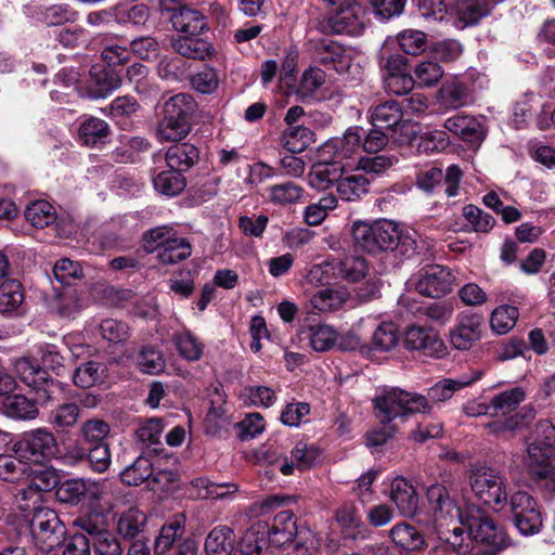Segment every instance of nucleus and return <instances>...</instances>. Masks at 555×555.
<instances>
[{
    "label": "nucleus",
    "mask_w": 555,
    "mask_h": 555,
    "mask_svg": "<svg viewBox=\"0 0 555 555\" xmlns=\"http://www.w3.org/2000/svg\"><path fill=\"white\" fill-rule=\"evenodd\" d=\"M196 109V102L188 93H178L168 99L163 106V118L157 127L162 140L177 142L191 131V118Z\"/></svg>",
    "instance_id": "1"
},
{
    "label": "nucleus",
    "mask_w": 555,
    "mask_h": 555,
    "mask_svg": "<svg viewBox=\"0 0 555 555\" xmlns=\"http://www.w3.org/2000/svg\"><path fill=\"white\" fill-rule=\"evenodd\" d=\"M354 245L367 253L395 250L399 240V225L390 220L374 223L354 221L351 229Z\"/></svg>",
    "instance_id": "2"
},
{
    "label": "nucleus",
    "mask_w": 555,
    "mask_h": 555,
    "mask_svg": "<svg viewBox=\"0 0 555 555\" xmlns=\"http://www.w3.org/2000/svg\"><path fill=\"white\" fill-rule=\"evenodd\" d=\"M377 417L380 423H392L399 416L411 413H428L430 405L425 396L408 392L399 388H392L374 399Z\"/></svg>",
    "instance_id": "3"
},
{
    "label": "nucleus",
    "mask_w": 555,
    "mask_h": 555,
    "mask_svg": "<svg viewBox=\"0 0 555 555\" xmlns=\"http://www.w3.org/2000/svg\"><path fill=\"white\" fill-rule=\"evenodd\" d=\"M468 479L472 491L483 504L500 508L506 502L505 480L496 469L486 465H473Z\"/></svg>",
    "instance_id": "4"
},
{
    "label": "nucleus",
    "mask_w": 555,
    "mask_h": 555,
    "mask_svg": "<svg viewBox=\"0 0 555 555\" xmlns=\"http://www.w3.org/2000/svg\"><path fill=\"white\" fill-rule=\"evenodd\" d=\"M28 521L33 541L42 553H50L64 542L66 528L53 508H40Z\"/></svg>",
    "instance_id": "5"
},
{
    "label": "nucleus",
    "mask_w": 555,
    "mask_h": 555,
    "mask_svg": "<svg viewBox=\"0 0 555 555\" xmlns=\"http://www.w3.org/2000/svg\"><path fill=\"white\" fill-rule=\"evenodd\" d=\"M468 530L478 553L483 555H496L511 545L505 529L488 516L472 517Z\"/></svg>",
    "instance_id": "6"
},
{
    "label": "nucleus",
    "mask_w": 555,
    "mask_h": 555,
    "mask_svg": "<svg viewBox=\"0 0 555 555\" xmlns=\"http://www.w3.org/2000/svg\"><path fill=\"white\" fill-rule=\"evenodd\" d=\"M184 531V520L181 517H175L165 524L155 539V553L159 555H197V542L192 538L183 539Z\"/></svg>",
    "instance_id": "7"
},
{
    "label": "nucleus",
    "mask_w": 555,
    "mask_h": 555,
    "mask_svg": "<svg viewBox=\"0 0 555 555\" xmlns=\"http://www.w3.org/2000/svg\"><path fill=\"white\" fill-rule=\"evenodd\" d=\"M57 449L54 435L47 428L29 430L14 444V450L21 457L36 463L55 456Z\"/></svg>",
    "instance_id": "8"
},
{
    "label": "nucleus",
    "mask_w": 555,
    "mask_h": 555,
    "mask_svg": "<svg viewBox=\"0 0 555 555\" xmlns=\"http://www.w3.org/2000/svg\"><path fill=\"white\" fill-rule=\"evenodd\" d=\"M511 512L515 527L524 535L538 533L542 527V513L537 500L528 492L518 491L511 498Z\"/></svg>",
    "instance_id": "9"
},
{
    "label": "nucleus",
    "mask_w": 555,
    "mask_h": 555,
    "mask_svg": "<svg viewBox=\"0 0 555 555\" xmlns=\"http://www.w3.org/2000/svg\"><path fill=\"white\" fill-rule=\"evenodd\" d=\"M463 171L457 165H451L446 173L438 167L422 169L416 177L417 186L427 194H434L442 190L448 197H454L459 194L460 182Z\"/></svg>",
    "instance_id": "10"
},
{
    "label": "nucleus",
    "mask_w": 555,
    "mask_h": 555,
    "mask_svg": "<svg viewBox=\"0 0 555 555\" xmlns=\"http://www.w3.org/2000/svg\"><path fill=\"white\" fill-rule=\"evenodd\" d=\"M528 470L551 463L555 459V426L544 420L539 421L534 429V440L527 447Z\"/></svg>",
    "instance_id": "11"
},
{
    "label": "nucleus",
    "mask_w": 555,
    "mask_h": 555,
    "mask_svg": "<svg viewBox=\"0 0 555 555\" xmlns=\"http://www.w3.org/2000/svg\"><path fill=\"white\" fill-rule=\"evenodd\" d=\"M403 344L406 349L418 351L429 358H442L447 352L443 340L431 327L417 325L408 327Z\"/></svg>",
    "instance_id": "12"
},
{
    "label": "nucleus",
    "mask_w": 555,
    "mask_h": 555,
    "mask_svg": "<svg viewBox=\"0 0 555 555\" xmlns=\"http://www.w3.org/2000/svg\"><path fill=\"white\" fill-rule=\"evenodd\" d=\"M454 282L455 278L449 268L434 264L422 271L415 289L424 296L439 298L452 291Z\"/></svg>",
    "instance_id": "13"
},
{
    "label": "nucleus",
    "mask_w": 555,
    "mask_h": 555,
    "mask_svg": "<svg viewBox=\"0 0 555 555\" xmlns=\"http://www.w3.org/2000/svg\"><path fill=\"white\" fill-rule=\"evenodd\" d=\"M327 25L333 34L358 36L365 27V10L357 1L346 8L334 11Z\"/></svg>",
    "instance_id": "14"
},
{
    "label": "nucleus",
    "mask_w": 555,
    "mask_h": 555,
    "mask_svg": "<svg viewBox=\"0 0 555 555\" xmlns=\"http://www.w3.org/2000/svg\"><path fill=\"white\" fill-rule=\"evenodd\" d=\"M482 318L478 314L459 317L450 332V343L457 350H469L482 336Z\"/></svg>",
    "instance_id": "15"
},
{
    "label": "nucleus",
    "mask_w": 555,
    "mask_h": 555,
    "mask_svg": "<svg viewBox=\"0 0 555 555\" xmlns=\"http://www.w3.org/2000/svg\"><path fill=\"white\" fill-rule=\"evenodd\" d=\"M389 537L396 547L405 555L424 552L427 546L425 534L406 522H399L389 530Z\"/></svg>",
    "instance_id": "16"
},
{
    "label": "nucleus",
    "mask_w": 555,
    "mask_h": 555,
    "mask_svg": "<svg viewBox=\"0 0 555 555\" xmlns=\"http://www.w3.org/2000/svg\"><path fill=\"white\" fill-rule=\"evenodd\" d=\"M426 496L436 519L453 518L460 515L456 502L446 485L439 482L431 485L427 489Z\"/></svg>",
    "instance_id": "17"
},
{
    "label": "nucleus",
    "mask_w": 555,
    "mask_h": 555,
    "mask_svg": "<svg viewBox=\"0 0 555 555\" xmlns=\"http://www.w3.org/2000/svg\"><path fill=\"white\" fill-rule=\"evenodd\" d=\"M266 538L269 542L278 547H281L292 542L297 534V525L295 515L292 511L285 509L276 514L273 518L272 525L267 524L263 529Z\"/></svg>",
    "instance_id": "18"
},
{
    "label": "nucleus",
    "mask_w": 555,
    "mask_h": 555,
    "mask_svg": "<svg viewBox=\"0 0 555 555\" xmlns=\"http://www.w3.org/2000/svg\"><path fill=\"white\" fill-rule=\"evenodd\" d=\"M444 128L472 146L480 145L485 138L482 125L469 116H452L444 121Z\"/></svg>",
    "instance_id": "19"
},
{
    "label": "nucleus",
    "mask_w": 555,
    "mask_h": 555,
    "mask_svg": "<svg viewBox=\"0 0 555 555\" xmlns=\"http://www.w3.org/2000/svg\"><path fill=\"white\" fill-rule=\"evenodd\" d=\"M345 173V164L339 160H324L312 166L309 172V184L317 190H327L337 185Z\"/></svg>",
    "instance_id": "20"
},
{
    "label": "nucleus",
    "mask_w": 555,
    "mask_h": 555,
    "mask_svg": "<svg viewBox=\"0 0 555 555\" xmlns=\"http://www.w3.org/2000/svg\"><path fill=\"white\" fill-rule=\"evenodd\" d=\"M170 22L177 31L191 36H198L207 29L206 18L203 13L189 7L172 9Z\"/></svg>",
    "instance_id": "21"
},
{
    "label": "nucleus",
    "mask_w": 555,
    "mask_h": 555,
    "mask_svg": "<svg viewBox=\"0 0 555 555\" xmlns=\"http://www.w3.org/2000/svg\"><path fill=\"white\" fill-rule=\"evenodd\" d=\"M362 130L359 128H349L341 138H335L328 141L323 153L333 154L335 160L343 163L351 158L362 145Z\"/></svg>",
    "instance_id": "22"
},
{
    "label": "nucleus",
    "mask_w": 555,
    "mask_h": 555,
    "mask_svg": "<svg viewBox=\"0 0 555 555\" xmlns=\"http://www.w3.org/2000/svg\"><path fill=\"white\" fill-rule=\"evenodd\" d=\"M438 544L444 553L453 552L455 555H474L472 538L465 533L461 526H454L450 530L437 529Z\"/></svg>",
    "instance_id": "23"
},
{
    "label": "nucleus",
    "mask_w": 555,
    "mask_h": 555,
    "mask_svg": "<svg viewBox=\"0 0 555 555\" xmlns=\"http://www.w3.org/2000/svg\"><path fill=\"white\" fill-rule=\"evenodd\" d=\"M266 528L264 521L254 524L242 537L234 555H270V542L263 531Z\"/></svg>",
    "instance_id": "24"
},
{
    "label": "nucleus",
    "mask_w": 555,
    "mask_h": 555,
    "mask_svg": "<svg viewBox=\"0 0 555 555\" xmlns=\"http://www.w3.org/2000/svg\"><path fill=\"white\" fill-rule=\"evenodd\" d=\"M390 499L405 517L413 516L417 511L418 495L414 487L402 477H397L392 480Z\"/></svg>",
    "instance_id": "25"
},
{
    "label": "nucleus",
    "mask_w": 555,
    "mask_h": 555,
    "mask_svg": "<svg viewBox=\"0 0 555 555\" xmlns=\"http://www.w3.org/2000/svg\"><path fill=\"white\" fill-rule=\"evenodd\" d=\"M165 159L169 168L184 172L198 162L199 151L191 143H176L168 147Z\"/></svg>",
    "instance_id": "26"
},
{
    "label": "nucleus",
    "mask_w": 555,
    "mask_h": 555,
    "mask_svg": "<svg viewBox=\"0 0 555 555\" xmlns=\"http://www.w3.org/2000/svg\"><path fill=\"white\" fill-rule=\"evenodd\" d=\"M320 455L318 448L307 444L306 442H298L291 452V462L284 460L280 466L283 475L288 476L294 473L295 468L305 470L314 465Z\"/></svg>",
    "instance_id": "27"
},
{
    "label": "nucleus",
    "mask_w": 555,
    "mask_h": 555,
    "mask_svg": "<svg viewBox=\"0 0 555 555\" xmlns=\"http://www.w3.org/2000/svg\"><path fill=\"white\" fill-rule=\"evenodd\" d=\"M336 520L341 529V532L350 539L363 538L365 525L362 520L361 514L353 502L344 503L336 511Z\"/></svg>",
    "instance_id": "28"
},
{
    "label": "nucleus",
    "mask_w": 555,
    "mask_h": 555,
    "mask_svg": "<svg viewBox=\"0 0 555 555\" xmlns=\"http://www.w3.org/2000/svg\"><path fill=\"white\" fill-rule=\"evenodd\" d=\"M171 46L175 52L192 60H205L214 53L211 43L197 36H179L172 40Z\"/></svg>",
    "instance_id": "29"
},
{
    "label": "nucleus",
    "mask_w": 555,
    "mask_h": 555,
    "mask_svg": "<svg viewBox=\"0 0 555 555\" xmlns=\"http://www.w3.org/2000/svg\"><path fill=\"white\" fill-rule=\"evenodd\" d=\"M349 299V293L344 287H325L319 289L310 297V305L319 312H333L339 310Z\"/></svg>",
    "instance_id": "30"
},
{
    "label": "nucleus",
    "mask_w": 555,
    "mask_h": 555,
    "mask_svg": "<svg viewBox=\"0 0 555 555\" xmlns=\"http://www.w3.org/2000/svg\"><path fill=\"white\" fill-rule=\"evenodd\" d=\"M492 9V0H459L455 5L457 18L463 26L478 24L491 13Z\"/></svg>",
    "instance_id": "31"
},
{
    "label": "nucleus",
    "mask_w": 555,
    "mask_h": 555,
    "mask_svg": "<svg viewBox=\"0 0 555 555\" xmlns=\"http://www.w3.org/2000/svg\"><path fill=\"white\" fill-rule=\"evenodd\" d=\"M370 116L374 127L385 129H396L403 119L401 106L395 100L371 107Z\"/></svg>",
    "instance_id": "32"
},
{
    "label": "nucleus",
    "mask_w": 555,
    "mask_h": 555,
    "mask_svg": "<svg viewBox=\"0 0 555 555\" xmlns=\"http://www.w3.org/2000/svg\"><path fill=\"white\" fill-rule=\"evenodd\" d=\"M370 181L361 173H344L336 185L338 196L346 202L361 199L369 193Z\"/></svg>",
    "instance_id": "33"
},
{
    "label": "nucleus",
    "mask_w": 555,
    "mask_h": 555,
    "mask_svg": "<svg viewBox=\"0 0 555 555\" xmlns=\"http://www.w3.org/2000/svg\"><path fill=\"white\" fill-rule=\"evenodd\" d=\"M300 337L307 339L314 351L324 352L336 344L337 333L331 325L319 324L302 328Z\"/></svg>",
    "instance_id": "34"
},
{
    "label": "nucleus",
    "mask_w": 555,
    "mask_h": 555,
    "mask_svg": "<svg viewBox=\"0 0 555 555\" xmlns=\"http://www.w3.org/2000/svg\"><path fill=\"white\" fill-rule=\"evenodd\" d=\"M163 424L159 418L142 423L135 431V441L141 449L158 453L162 446Z\"/></svg>",
    "instance_id": "35"
},
{
    "label": "nucleus",
    "mask_w": 555,
    "mask_h": 555,
    "mask_svg": "<svg viewBox=\"0 0 555 555\" xmlns=\"http://www.w3.org/2000/svg\"><path fill=\"white\" fill-rule=\"evenodd\" d=\"M234 541L235 535L229 527H215L205 540V551L207 555H230Z\"/></svg>",
    "instance_id": "36"
},
{
    "label": "nucleus",
    "mask_w": 555,
    "mask_h": 555,
    "mask_svg": "<svg viewBox=\"0 0 555 555\" xmlns=\"http://www.w3.org/2000/svg\"><path fill=\"white\" fill-rule=\"evenodd\" d=\"M50 308L61 317L70 318L77 314L81 309V300L77 289L64 288L55 291L54 296L50 300Z\"/></svg>",
    "instance_id": "37"
},
{
    "label": "nucleus",
    "mask_w": 555,
    "mask_h": 555,
    "mask_svg": "<svg viewBox=\"0 0 555 555\" xmlns=\"http://www.w3.org/2000/svg\"><path fill=\"white\" fill-rule=\"evenodd\" d=\"M525 399L526 392L521 387H514L494 395L491 398V416L507 415L516 411Z\"/></svg>",
    "instance_id": "38"
},
{
    "label": "nucleus",
    "mask_w": 555,
    "mask_h": 555,
    "mask_svg": "<svg viewBox=\"0 0 555 555\" xmlns=\"http://www.w3.org/2000/svg\"><path fill=\"white\" fill-rule=\"evenodd\" d=\"M106 367L98 361L82 362L73 374V382L80 388H91L103 382Z\"/></svg>",
    "instance_id": "39"
},
{
    "label": "nucleus",
    "mask_w": 555,
    "mask_h": 555,
    "mask_svg": "<svg viewBox=\"0 0 555 555\" xmlns=\"http://www.w3.org/2000/svg\"><path fill=\"white\" fill-rule=\"evenodd\" d=\"M468 89L466 85L452 79L446 81L438 92V100L446 108H459L464 106L468 101Z\"/></svg>",
    "instance_id": "40"
},
{
    "label": "nucleus",
    "mask_w": 555,
    "mask_h": 555,
    "mask_svg": "<svg viewBox=\"0 0 555 555\" xmlns=\"http://www.w3.org/2000/svg\"><path fill=\"white\" fill-rule=\"evenodd\" d=\"M335 279H344L348 282H358L367 273L366 260L359 256L334 259Z\"/></svg>",
    "instance_id": "41"
},
{
    "label": "nucleus",
    "mask_w": 555,
    "mask_h": 555,
    "mask_svg": "<svg viewBox=\"0 0 555 555\" xmlns=\"http://www.w3.org/2000/svg\"><path fill=\"white\" fill-rule=\"evenodd\" d=\"M152 475L153 464L146 456H138L120 473L122 482L132 487H138L143 482L149 483Z\"/></svg>",
    "instance_id": "42"
},
{
    "label": "nucleus",
    "mask_w": 555,
    "mask_h": 555,
    "mask_svg": "<svg viewBox=\"0 0 555 555\" xmlns=\"http://www.w3.org/2000/svg\"><path fill=\"white\" fill-rule=\"evenodd\" d=\"M153 184L158 193L166 196H176L184 190L186 181L182 172L170 168L157 173L153 178Z\"/></svg>",
    "instance_id": "43"
},
{
    "label": "nucleus",
    "mask_w": 555,
    "mask_h": 555,
    "mask_svg": "<svg viewBox=\"0 0 555 555\" xmlns=\"http://www.w3.org/2000/svg\"><path fill=\"white\" fill-rule=\"evenodd\" d=\"M23 301L24 292L17 280H5L0 284V313L16 311Z\"/></svg>",
    "instance_id": "44"
},
{
    "label": "nucleus",
    "mask_w": 555,
    "mask_h": 555,
    "mask_svg": "<svg viewBox=\"0 0 555 555\" xmlns=\"http://www.w3.org/2000/svg\"><path fill=\"white\" fill-rule=\"evenodd\" d=\"M3 410L9 417L18 420H31L38 414L35 401L23 395L7 396Z\"/></svg>",
    "instance_id": "45"
},
{
    "label": "nucleus",
    "mask_w": 555,
    "mask_h": 555,
    "mask_svg": "<svg viewBox=\"0 0 555 555\" xmlns=\"http://www.w3.org/2000/svg\"><path fill=\"white\" fill-rule=\"evenodd\" d=\"M80 413L81 409L78 404L63 403L49 413L48 422L57 430H66L78 423Z\"/></svg>",
    "instance_id": "46"
},
{
    "label": "nucleus",
    "mask_w": 555,
    "mask_h": 555,
    "mask_svg": "<svg viewBox=\"0 0 555 555\" xmlns=\"http://www.w3.org/2000/svg\"><path fill=\"white\" fill-rule=\"evenodd\" d=\"M398 162L399 158L395 154L385 151L382 154H367L361 157L358 163V168L367 175L378 176L389 170Z\"/></svg>",
    "instance_id": "47"
},
{
    "label": "nucleus",
    "mask_w": 555,
    "mask_h": 555,
    "mask_svg": "<svg viewBox=\"0 0 555 555\" xmlns=\"http://www.w3.org/2000/svg\"><path fill=\"white\" fill-rule=\"evenodd\" d=\"M474 379L444 378L428 389L427 402L440 403L452 398L455 391L470 385ZM429 405V403H427Z\"/></svg>",
    "instance_id": "48"
},
{
    "label": "nucleus",
    "mask_w": 555,
    "mask_h": 555,
    "mask_svg": "<svg viewBox=\"0 0 555 555\" xmlns=\"http://www.w3.org/2000/svg\"><path fill=\"white\" fill-rule=\"evenodd\" d=\"M74 526L88 533L92 540L108 528L107 516L101 509H91L74 520Z\"/></svg>",
    "instance_id": "49"
},
{
    "label": "nucleus",
    "mask_w": 555,
    "mask_h": 555,
    "mask_svg": "<svg viewBox=\"0 0 555 555\" xmlns=\"http://www.w3.org/2000/svg\"><path fill=\"white\" fill-rule=\"evenodd\" d=\"M89 491V482L85 479H68L59 482L55 490L56 499L62 503L78 504Z\"/></svg>",
    "instance_id": "50"
},
{
    "label": "nucleus",
    "mask_w": 555,
    "mask_h": 555,
    "mask_svg": "<svg viewBox=\"0 0 555 555\" xmlns=\"http://www.w3.org/2000/svg\"><path fill=\"white\" fill-rule=\"evenodd\" d=\"M519 317L518 308L509 305H502L495 308L490 317L491 330L503 335L508 333L516 324Z\"/></svg>",
    "instance_id": "51"
},
{
    "label": "nucleus",
    "mask_w": 555,
    "mask_h": 555,
    "mask_svg": "<svg viewBox=\"0 0 555 555\" xmlns=\"http://www.w3.org/2000/svg\"><path fill=\"white\" fill-rule=\"evenodd\" d=\"M191 244L185 238L168 241L158 251V259L163 264H176L191 256Z\"/></svg>",
    "instance_id": "52"
},
{
    "label": "nucleus",
    "mask_w": 555,
    "mask_h": 555,
    "mask_svg": "<svg viewBox=\"0 0 555 555\" xmlns=\"http://www.w3.org/2000/svg\"><path fill=\"white\" fill-rule=\"evenodd\" d=\"M172 341L183 359L197 361L202 358L204 346L190 331L173 334Z\"/></svg>",
    "instance_id": "53"
},
{
    "label": "nucleus",
    "mask_w": 555,
    "mask_h": 555,
    "mask_svg": "<svg viewBox=\"0 0 555 555\" xmlns=\"http://www.w3.org/2000/svg\"><path fill=\"white\" fill-rule=\"evenodd\" d=\"M145 522V515L138 508L132 507L121 514L117 529L125 539H133L142 531Z\"/></svg>",
    "instance_id": "54"
},
{
    "label": "nucleus",
    "mask_w": 555,
    "mask_h": 555,
    "mask_svg": "<svg viewBox=\"0 0 555 555\" xmlns=\"http://www.w3.org/2000/svg\"><path fill=\"white\" fill-rule=\"evenodd\" d=\"M269 198L276 205H289L298 202L304 195V189L295 182L279 183L268 189Z\"/></svg>",
    "instance_id": "55"
},
{
    "label": "nucleus",
    "mask_w": 555,
    "mask_h": 555,
    "mask_svg": "<svg viewBox=\"0 0 555 555\" xmlns=\"http://www.w3.org/2000/svg\"><path fill=\"white\" fill-rule=\"evenodd\" d=\"M192 486L199 490L197 495L203 499H223L238 490L235 483H216L205 477L192 480Z\"/></svg>",
    "instance_id": "56"
},
{
    "label": "nucleus",
    "mask_w": 555,
    "mask_h": 555,
    "mask_svg": "<svg viewBox=\"0 0 555 555\" xmlns=\"http://www.w3.org/2000/svg\"><path fill=\"white\" fill-rule=\"evenodd\" d=\"M25 218L36 228H44L55 220V209L47 201H37L27 206Z\"/></svg>",
    "instance_id": "57"
},
{
    "label": "nucleus",
    "mask_w": 555,
    "mask_h": 555,
    "mask_svg": "<svg viewBox=\"0 0 555 555\" xmlns=\"http://www.w3.org/2000/svg\"><path fill=\"white\" fill-rule=\"evenodd\" d=\"M399 341L398 328L392 322H383L374 331L372 346L378 351H389Z\"/></svg>",
    "instance_id": "58"
},
{
    "label": "nucleus",
    "mask_w": 555,
    "mask_h": 555,
    "mask_svg": "<svg viewBox=\"0 0 555 555\" xmlns=\"http://www.w3.org/2000/svg\"><path fill=\"white\" fill-rule=\"evenodd\" d=\"M108 134V125L96 117L86 119L79 128V138L86 145H95Z\"/></svg>",
    "instance_id": "59"
},
{
    "label": "nucleus",
    "mask_w": 555,
    "mask_h": 555,
    "mask_svg": "<svg viewBox=\"0 0 555 555\" xmlns=\"http://www.w3.org/2000/svg\"><path fill=\"white\" fill-rule=\"evenodd\" d=\"M313 132L301 125L289 127L284 132V145L291 153H299L309 146Z\"/></svg>",
    "instance_id": "60"
},
{
    "label": "nucleus",
    "mask_w": 555,
    "mask_h": 555,
    "mask_svg": "<svg viewBox=\"0 0 555 555\" xmlns=\"http://www.w3.org/2000/svg\"><path fill=\"white\" fill-rule=\"evenodd\" d=\"M14 370L21 380L30 387H37L46 379L47 371L27 358L18 359L14 364Z\"/></svg>",
    "instance_id": "61"
},
{
    "label": "nucleus",
    "mask_w": 555,
    "mask_h": 555,
    "mask_svg": "<svg viewBox=\"0 0 555 555\" xmlns=\"http://www.w3.org/2000/svg\"><path fill=\"white\" fill-rule=\"evenodd\" d=\"M42 498L43 495L28 483L25 488L18 490L16 502L18 508L26 513V517L29 518L40 508L48 507L43 504Z\"/></svg>",
    "instance_id": "62"
},
{
    "label": "nucleus",
    "mask_w": 555,
    "mask_h": 555,
    "mask_svg": "<svg viewBox=\"0 0 555 555\" xmlns=\"http://www.w3.org/2000/svg\"><path fill=\"white\" fill-rule=\"evenodd\" d=\"M129 51L143 61H154L160 53V46L154 37L142 36L130 41Z\"/></svg>",
    "instance_id": "63"
},
{
    "label": "nucleus",
    "mask_w": 555,
    "mask_h": 555,
    "mask_svg": "<svg viewBox=\"0 0 555 555\" xmlns=\"http://www.w3.org/2000/svg\"><path fill=\"white\" fill-rule=\"evenodd\" d=\"M398 43L406 54L418 55L426 50L427 36L415 29H405L398 35Z\"/></svg>",
    "instance_id": "64"
}]
</instances>
